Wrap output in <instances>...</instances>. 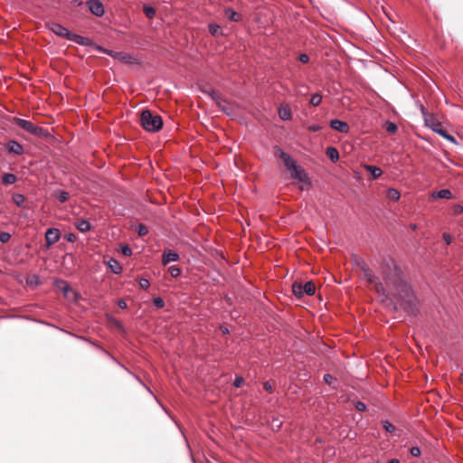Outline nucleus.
I'll use <instances>...</instances> for the list:
<instances>
[{
	"label": "nucleus",
	"mask_w": 463,
	"mask_h": 463,
	"mask_svg": "<svg viewBox=\"0 0 463 463\" xmlns=\"http://www.w3.org/2000/svg\"><path fill=\"white\" fill-rule=\"evenodd\" d=\"M364 278L379 296H392L399 305L406 307L415 301L411 287L403 280L402 271L392 261H385L382 267L384 285L368 268L363 267Z\"/></svg>",
	"instance_id": "obj_1"
},
{
	"label": "nucleus",
	"mask_w": 463,
	"mask_h": 463,
	"mask_svg": "<svg viewBox=\"0 0 463 463\" xmlns=\"http://www.w3.org/2000/svg\"><path fill=\"white\" fill-rule=\"evenodd\" d=\"M276 155L284 162L285 167L290 173V176L301 183H309L305 169L288 153L279 147H276Z\"/></svg>",
	"instance_id": "obj_2"
},
{
	"label": "nucleus",
	"mask_w": 463,
	"mask_h": 463,
	"mask_svg": "<svg viewBox=\"0 0 463 463\" xmlns=\"http://www.w3.org/2000/svg\"><path fill=\"white\" fill-rule=\"evenodd\" d=\"M51 31L58 36L63 37L71 42L76 43L79 45L82 46H90L91 45V40L87 37H83L81 35L76 34L71 31H69L63 25L53 23L50 26Z\"/></svg>",
	"instance_id": "obj_3"
},
{
	"label": "nucleus",
	"mask_w": 463,
	"mask_h": 463,
	"mask_svg": "<svg viewBox=\"0 0 463 463\" xmlns=\"http://www.w3.org/2000/svg\"><path fill=\"white\" fill-rule=\"evenodd\" d=\"M140 124L146 131L156 133L162 129L163 119L158 114L145 109L140 115Z\"/></svg>",
	"instance_id": "obj_4"
},
{
	"label": "nucleus",
	"mask_w": 463,
	"mask_h": 463,
	"mask_svg": "<svg viewBox=\"0 0 463 463\" xmlns=\"http://www.w3.org/2000/svg\"><path fill=\"white\" fill-rule=\"evenodd\" d=\"M422 113L424 115V120H425L426 125L431 130H433L435 133L439 134V136H441L445 139H447V140H449V141H450L452 143H456L455 137H452L451 135L448 134L443 129L441 123L439 122L438 120H436L432 115L426 114L423 108H422Z\"/></svg>",
	"instance_id": "obj_5"
},
{
	"label": "nucleus",
	"mask_w": 463,
	"mask_h": 463,
	"mask_svg": "<svg viewBox=\"0 0 463 463\" xmlns=\"http://www.w3.org/2000/svg\"><path fill=\"white\" fill-rule=\"evenodd\" d=\"M12 121L13 123L16 124L21 128H23L24 131L30 133L34 137H42L47 136V131L44 128L34 125L33 122L29 120L23 119L20 118H14Z\"/></svg>",
	"instance_id": "obj_6"
},
{
	"label": "nucleus",
	"mask_w": 463,
	"mask_h": 463,
	"mask_svg": "<svg viewBox=\"0 0 463 463\" xmlns=\"http://www.w3.org/2000/svg\"><path fill=\"white\" fill-rule=\"evenodd\" d=\"M293 294L301 298L305 295L313 296L316 292V286L312 281H307L305 284L300 282H294L292 285Z\"/></svg>",
	"instance_id": "obj_7"
},
{
	"label": "nucleus",
	"mask_w": 463,
	"mask_h": 463,
	"mask_svg": "<svg viewBox=\"0 0 463 463\" xmlns=\"http://www.w3.org/2000/svg\"><path fill=\"white\" fill-rule=\"evenodd\" d=\"M61 238V232L56 228H49L45 232L46 247L50 248L56 243Z\"/></svg>",
	"instance_id": "obj_8"
},
{
	"label": "nucleus",
	"mask_w": 463,
	"mask_h": 463,
	"mask_svg": "<svg viewBox=\"0 0 463 463\" xmlns=\"http://www.w3.org/2000/svg\"><path fill=\"white\" fill-rule=\"evenodd\" d=\"M87 6L90 13L98 17H101L105 13L103 4L99 0H90Z\"/></svg>",
	"instance_id": "obj_9"
},
{
	"label": "nucleus",
	"mask_w": 463,
	"mask_h": 463,
	"mask_svg": "<svg viewBox=\"0 0 463 463\" xmlns=\"http://www.w3.org/2000/svg\"><path fill=\"white\" fill-rule=\"evenodd\" d=\"M329 126L334 130L339 131L340 133L344 134L348 133L350 130L349 125L346 122L342 121L340 119H332L329 123Z\"/></svg>",
	"instance_id": "obj_10"
},
{
	"label": "nucleus",
	"mask_w": 463,
	"mask_h": 463,
	"mask_svg": "<svg viewBox=\"0 0 463 463\" xmlns=\"http://www.w3.org/2000/svg\"><path fill=\"white\" fill-rule=\"evenodd\" d=\"M179 259H180L179 254L176 253L175 250H170V249L164 250L163 254H162L163 265H166L172 261H177V260H179Z\"/></svg>",
	"instance_id": "obj_11"
},
{
	"label": "nucleus",
	"mask_w": 463,
	"mask_h": 463,
	"mask_svg": "<svg viewBox=\"0 0 463 463\" xmlns=\"http://www.w3.org/2000/svg\"><path fill=\"white\" fill-rule=\"evenodd\" d=\"M54 285L64 293L65 298H71L70 294H72L73 296H76L75 292L71 288L70 284L63 280V279H58L55 281Z\"/></svg>",
	"instance_id": "obj_12"
},
{
	"label": "nucleus",
	"mask_w": 463,
	"mask_h": 463,
	"mask_svg": "<svg viewBox=\"0 0 463 463\" xmlns=\"http://www.w3.org/2000/svg\"><path fill=\"white\" fill-rule=\"evenodd\" d=\"M6 148L9 153H14L15 155H22L24 153L23 146L15 140H10L6 144Z\"/></svg>",
	"instance_id": "obj_13"
},
{
	"label": "nucleus",
	"mask_w": 463,
	"mask_h": 463,
	"mask_svg": "<svg viewBox=\"0 0 463 463\" xmlns=\"http://www.w3.org/2000/svg\"><path fill=\"white\" fill-rule=\"evenodd\" d=\"M279 116L281 120L288 121L292 118L291 109L288 105H280L279 108Z\"/></svg>",
	"instance_id": "obj_14"
},
{
	"label": "nucleus",
	"mask_w": 463,
	"mask_h": 463,
	"mask_svg": "<svg viewBox=\"0 0 463 463\" xmlns=\"http://www.w3.org/2000/svg\"><path fill=\"white\" fill-rule=\"evenodd\" d=\"M225 17L232 22H240L242 18L241 14L228 7L224 9Z\"/></svg>",
	"instance_id": "obj_15"
},
{
	"label": "nucleus",
	"mask_w": 463,
	"mask_h": 463,
	"mask_svg": "<svg viewBox=\"0 0 463 463\" xmlns=\"http://www.w3.org/2000/svg\"><path fill=\"white\" fill-rule=\"evenodd\" d=\"M364 168L371 174L373 179L378 178L383 174L382 169L376 165H364Z\"/></svg>",
	"instance_id": "obj_16"
},
{
	"label": "nucleus",
	"mask_w": 463,
	"mask_h": 463,
	"mask_svg": "<svg viewBox=\"0 0 463 463\" xmlns=\"http://www.w3.org/2000/svg\"><path fill=\"white\" fill-rule=\"evenodd\" d=\"M108 266L112 270V272L115 274H119L122 271L121 265L119 264V262L117 260H115L113 258H110L109 260Z\"/></svg>",
	"instance_id": "obj_17"
},
{
	"label": "nucleus",
	"mask_w": 463,
	"mask_h": 463,
	"mask_svg": "<svg viewBox=\"0 0 463 463\" xmlns=\"http://www.w3.org/2000/svg\"><path fill=\"white\" fill-rule=\"evenodd\" d=\"M210 95L212 96V98L216 101V103L218 104V106L220 107V109L225 112L226 114H230V111L228 109V108H226L225 106V101L222 100L216 93L215 91H212L210 93Z\"/></svg>",
	"instance_id": "obj_18"
},
{
	"label": "nucleus",
	"mask_w": 463,
	"mask_h": 463,
	"mask_svg": "<svg viewBox=\"0 0 463 463\" xmlns=\"http://www.w3.org/2000/svg\"><path fill=\"white\" fill-rule=\"evenodd\" d=\"M208 30H209V33L213 36H215V37L221 36L223 34L222 27L216 24H209Z\"/></svg>",
	"instance_id": "obj_19"
},
{
	"label": "nucleus",
	"mask_w": 463,
	"mask_h": 463,
	"mask_svg": "<svg viewBox=\"0 0 463 463\" xmlns=\"http://www.w3.org/2000/svg\"><path fill=\"white\" fill-rule=\"evenodd\" d=\"M326 154L333 162H336L339 159L338 150L334 146L327 147Z\"/></svg>",
	"instance_id": "obj_20"
},
{
	"label": "nucleus",
	"mask_w": 463,
	"mask_h": 463,
	"mask_svg": "<svg viewBox=\"0 0 463 463\" xmlns=\"http://www.w3.org/2000/svg\"><path fill=\"white\" fill-rule=\"evenodd\" d=\"M432 196L434 198L450 199L452 196V194L449 189H441L438 192L433 193Z\"/></svg>",
	"instance_id": "obj_21"
},
{
	"label": "nucleus",
	"mask_w": 463,
	"mask_h": 463,
	"mask_svg": "<svg viewBox=\"0 0 463 463\" xmlns=\"http://www.w3.org/2000/svg\"><path fill=\"white\" fill-rule=\"evenodd\" d=\"M76 228L79 231L85 232L90 230V223L86 220H79L76 222Z\"/></svg>",
	"instance_id": "obj_22"
},
{
	"label": "nucleus",
	"mask_w": 463,
	"mask_h": 463,
	"mask_svg": "<svg viewBox=\"0 0 463 463\" xmlns=\"http://www.w3.org/2000/svg\"><path fill=\"white\" fill-rule=\"evenodd\" d=\"M387 197L391 201L397 202L400 199V197H401V194H400V192L397 189L389 188L387 190Z\"/></svg>",
	"instance_id": "obj_23"
},
{
	"label": "nucleus",
	"mask_w": 463,
	"mask_h": 463,
	"mask_svg": "<svg viewBox=\"0 0 463 463\" xmlns=\"http://www.w3.org/2000/svg\"><path fill=\"white\" fill-rule=\"evenodd\" d=\"M17 181V177L14 174H5L2 176V183L4 184H13Z\"/></svg>",
	"instance_id": "obj_24"
},
{
	"label": "nucleus",
	"mask_w": 463,
	"mask_h": 463,
	"mask_svg": "<svg viewBox=\"0 0 463 463\" xmlns=\"http://www.w3.org/2000/svg\"><path fill=\"white\" fill-rule=\"evenodd\" d=\"M54 196L60 203H65L69 198V194L63 190H58L54 193Z\"/></svg>",
	"instance_id": "obj_25"
},
{
	"label": "nucleus",
	"mask_w": 463,
	"mask_h": 463,
	"mask_svg": "<svg viewBox=\"0 0 463 463\" xmlns=\"http://www.w3.org/2000/svg\"><path fill=\"white\" fill-rule=\"evenodd\" d=\"M13 201L17 206L24 207L25 203V197L21 194H14L13 195Z\"/></svg>",
	"instance_id": "obj_26"
},
{
	"label": "nucleus",
	"mask_w": 463,
	"mask_h": 463,
	"mask_svg": "<svg viewBox=\"0 0 463 463\" xmlns=\"http://www.w3.org/2000/svg\"><path fill=\"white\" fill-rule=\"evenodd\" d=\"M384 128L389 134H394L398 129L397 125L392 121H386L384 124Z\"/></svg>",
	"instance_id": "obj_27"
},
{
	"label": "nucleus",
	"mask_w": 463,
	"mask_h": 463,
	"mask_svg": "<svg viewBox=\"0 0 463 463\" xmlns=\"http://www.w3.org/2000/svg\"><path fill=\"white\" fill-rule=\"evenodd\" d=\"M322 101V96L319 93H315L311 96L310 104L312 106H318Z\"/></svg>",
	"instance_id": "obj_28"
},
{
	"label": "nucleus",
	"mask_w": 463,
	"mask_h": 463,
	"mask_svg": "<svg viewBox=\"0 0 463 463\" xmlns=\"http://www.w3.org/2000/svg\"><path fill=\"white\" fill-rule=\"evenodd\" d=\"M168 272L173 278H177L181 274V269L177 266H170L168 268Z\"/></svg>",
	"instance_id": "obj_29"
},
{
	"label": "nucleus",
	"mask_w": 463,
	"mask_h": 463,
	"mask_svg": "<svg viewBox=\"0 0 463 463\" xmlns=\"http://www.w3.org/2000/svg\"><path fill=\"white\" fill-rule=\"evenodd\" d=\"M144 13L148 18H153L156 14V10L151 6H144Z\"/></svg>",
	"instance_id": "obj_30"
},
{
	"label": "nucleus",
	"mask_w": 463,
	"mask_h": 463,
	"mask_svg": "<svg viewBox=\"0 0 463 463\" xmlns=\"http://www.w3.org/2000/svg\"><path fill=\"white\" fill-rule=\"evenodd\" d=\"M383 427L389 433H392L395 431V427L388 420L383 422Z\"/></svg>",
	"instance_id": "obj_31"
},
{
	"label": "nucleus",
	"mask_w": 463,
	"mask_h": 463,
	"mask_svg": "<svg viewBox=\"0 0 463 463\" xmlns=\"http://www.w3.org/2000/svg\"><path fill=\"white\" fill-rule=\"evenodd\" d=\"M137 232L139 236H144L148 232V230L145 224L139 223Z\"/></svg>",
	"instance_id": "obj_32"
},
{
	"label": "nucleus",
	"mask_w": 463,
	"mask_h": 463,
	"mask_svg": "<svg viewBox=\"0 0 463 463\" xmlns=\"http://www.w3.org/2000/svg\"><path fill=\"white\" fill-rule=\"evenodd\" d=\"M11 239V234L6 232H0V241L3 243L7 242Z\"/></svg>",
	"instance_id": "obj_33"
},
{
	"label": "nucleus",
	"mask_w": 463,
	"mask_h": 463,
	"mask_svg": "<svg viewBox=\"0 0 463 463\" xmlns=\"http://www.w3.org/2000/svg\"><path fill=\"white\" fill-rule=\"evenodd\" d=\"M153 303H154L155 307H156L157 308H162L165 307V301L161 298H154Z\"/></svg>",
	"instance_id": "obj_34"
},
{
	"label": "nucleus",
	"mask_w": 463,
	"mask_h": 463,
	"mask_svg": "<svg viewBox=\"0 0 463 463\" xmlns=\"http://www.w3.org/2000/svg\"><path fill=\"white\" fill-rule=\"evenodd\" d=\"M139 286L143 289H147L150 286V282L148 279L142 278L139 280Z\"/></svg>",
	"instance_id": "obj_35"
},
{
	"label": "nucleus",
	"mask_w": 463,
	"mask_h": 463,
	"mask_svg": "<svg viewBox=\"0 0 463 463\" xmlns=\"http://www.w3.org/2000/svg\"><path fill=\"white\" fill-rule=\"evenodd\" d=\"M121 252L124 256H130L132 254V250L129 246L124 245L121 247Z\"/></svg>",
	"instance_id": "obj_36"
},
{
	"label": "nucleus",
	"mask_w": 463,
	"mask_h": 463,
	"mask_svg": "<svg viewBox=\"0 0 463 463\" xmlns=\"http://www.w3.org/2000/svg\"><path fill=\"white\" fill-rule=\"evenodd\" d=\"M243 382H244V379L241 376H236V378L234 379L233 385L236 388H240L242 385Z\"/></svg>",
	"instance_id": "obj_37"
},
{
	"label": "nucleus",
	"mask_w": 463,
	"mask_h": 463,
	"mask_svg": "<svg viewBox=\"0 0 463 463\" xmlns=\"http://www.w3.org/2000/svg\"><path fill=\"white\" fill-rule=\"evenodd\" d=\"M354 407L359 411H364L366 410V405L363 402H356Z\"/></svg>",
	"instance_id": "obj_38"
},
{
	"label": "nucleus",
	"mask_w": 463,
	"mask_h": 463,
	"mask_svg": "<svg viewBox=\"0 0 463 463\" xmlns=\"http://www.w3.org/2000/svg\"><path fill=\"white\" fill-rule=\"evenodd\" d=\"M410 453L414 457H418L420 455V449L417 446L411 447L410 449Z\"/></svg>",
	"instance_id": "obj_39"
},
{
	"label": "nucleus",
	"mask_w": 463,
	"mask_h": 463,
	"mask_svg": "<svg viewBox=\"0 0 463 463\" xmlns=\"http://www.w3.org/2000/svg\"><path fill=\"white\" fill-rule=\"evenodd\" d=\"M335 378L329 374V373H326L324 375V381L327 383V384H332L334 382H335Z\"/></svg>",
	"instance_id": "obj_40"
},
{
	"label": "nucleus",
	"mask_w": 463,
	"mask_h": 463,
	"mask_svg": "<svg viewBox=\"0 0 463 463\" xmlns=\"http://www.w3.org/2000/svg\"><path fill=\"white\" fill-rule=\"evenodd\" d=\"M117 57L119 58L120 60L124 61H128V59L130 58L129 56H128L124 52H118L117 53Z\"/></svg>",
	"instance_id": "obj_41"
},
{
	"label": "nucleus",
	"mask_w": 463,
	"mask_h": 463,
	"mask_svg": "<svg viewBox=\"0 0 463 463\" xmlns=\"http://www.w3.org/2000/svg\"><path fill=\"white\" fill-rule=\"evenodd\" d=\"M443 240L449 245L452 242V236L449 233H443Z\"/></svg>",
	"instance_id": "obj_42"
},
{
	"label": "nucleus",
	"mask_w": 463,
	"mask_h": 463,
	"mask_svg": "<svg viewBox=\"0 0 463 463\" xmlns=\"http://www.w3.org/2000/svg\"><path fill=\"white\" fill-rule=\"evenodd\" d=\"M299 61L302 62V63H307L309 61V57L307 54H300L299 55Z\"/></svg>",
	"instance_id": "obj_43"
},
{
	"label": "nucleus",
	"mask_w": 463,
	"mask_h": 463,
	"mask_svg": "<svg viewBox=\"0 0 463 463\" xmlns=\"http://www.w3.org/2000/svg\"><path fill=\"white\" fill-rule=\"evenodd\" d=\"M321 129V127L319 125H310L308 127V130L311 132L319 131Z\"/></svg>",
	"instance_id": "obj_44"
},
{
	"label": "nucleus",
	"mask_w": 463,
	"mask_h": 463,
	"mask_svg": "<svg viewBox=\"0 0 463 463\" xmlns=\"http://www.w3.org/2000/svg\"><path fill=\"white\" fill-rule=\"evenodd\" d=\"M453 212L455 214H460L461 213H463V206L456 205L453 209Z\"/></svg>",
	"instance_id": "obj_45"
},
{
	"label": "nucleus",
	"mask_w": 463,
	"mask_h": 463,
	"mask_svg": "<svg viewBox=\"0 0 463 463\" xmlns=\"http://www.w3.org/2000/svg\"><path fill=\"white\" fill-rule=\"evenodd\" d=\"M118 305L120 308H123V309L127 308V307H128L127 302L123 299H119L118 301Z\"/></svg>",
	"instance_id": "obj_46"
},
{
	"label": "nucleus",
	"mask_w": 463,
	"mask_h": 463,
	"mask_svg": "<svg viewBox=\"0 0 463 463\" xmlns=\"http://www.w3.org/2000/svg\"><path fill=\"white\" fill-rule=\"evenodd\" d=\"M264 388H265L267 391H269V392H271V389H272L271 384H270L269 382H266V383H264Z\"/></svg>",
	"instance_id": "obj_47"
},
{
	"label": "nucleus",
	"mask_w": 463,
	"mask_h": 463,
	"mask_svg": "<svg viewBox=\"0 0 463 463\" xmlns=\"http://www.w3.org/2000/svg\"><path fill=\"white\" fill-rule=\"evenodd\" d=\"M67 240H68V241H74V240H75V235H74V234H72V233L68 234V236H67Z\"/></svg>",
	"instance_id": "obj_48"
},
{
	"label": "nucleus",
	"mask_w": 463,
	"mask_h": 463,
	"mask_svg": "<svg viewBox=\"0 0 463 463\" xmlns=\"http://www.w3.org/2000/svg\"><path fill=\"white\" fill-rule=\"evenodd\" d=\"M388 463H400V461L397 458H392V459L389 460Z\"/></svg>",
	"instance_id": "obj_49"
},
{
	"label": "nucleus",
	"mask_w": 463,
	"mask_h": 463,
	"mask_svg": "<svg viewBox=\"0 0 463 463\" xmlns=\"http://www.w3.org/2000/svg\"><path fill=\"white\" fill-rule=\"evenodd\" d=\"M73 4H74L75 5H81V1H80V0H74V1H73Z\"/></svg>",
	"instance_id": "obj_50"
},
{
	"label": "nucleus",
	"mask_w": 463,
	"mask_h": 463,
	"mask_svg": "<svg viewBox=\"0 0 463 463\" xmlns=\"http://www.w3.org/2000/svg\"><path fill=\"white\" fill-rule=\"evenodd\" d=\"M222 332H223L224 334H227V333H229V330H228V328H223V329H222Z\"/></svg>",
	"instance_id": "obj_51"
}]
</instances>
